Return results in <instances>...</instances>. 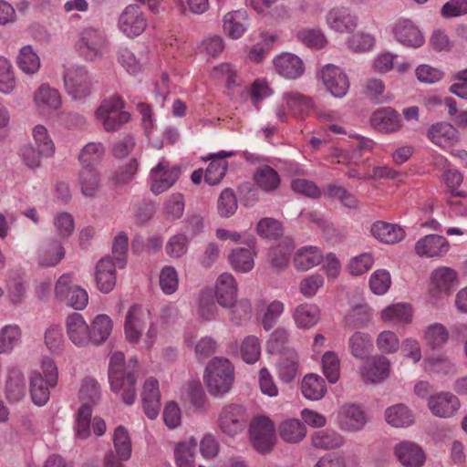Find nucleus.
<instances>
[{"label":"nucleus","instance_id":"obj_1","mask_svg":"<svg viewBox=\"0 0 467 467\" xmlns=\"http://www.w3.org/2000/svg\"><path fill=\"white\" fill-rule=\"evenodd\" d=\"M109 380L113 392L123 390L122 401L131 405L136 399L135 385L137 375L133 368L127 367L122 352H114L109 358Z\"/></svg>","mask_w":467,"mask_h":467},{"label":"nucleus","instance_id":"obj_2","mask_svg":"<svg viewBox=\"0 0 467 467\" xmlns=\"http://www.w3.org/2000/svg\"><path fill=\"white\" fill-rule=\"evenodd\" d=\"M234 367L227 358L215 357L207 365L204 380L209 392L221 396L228 392L234 383Z\"/></svg>","mask_w":467,"mask_h":467},{"label":"nucleus","instance_id":"obj_3","mask_svg":"<svg viewBox=\"0 0 467 467\" xmlns=\"http://www.w3.org/2000/svg\"><path fill=\"white\" fill-rule=\"evenodd\" d=\"M124 108L125 104L120 97L111 96L101 101L95 116L107 132H114L130 119V112Z\"/></svg>","mask_w":467,"mask_h":467},{"label":"nucleus","instance_id":"obj_4","mask_svg":"<svg viewBox=\"0 0 467 467\" xmlns=\"http://www.w3.org/2000/svg\"><path fill=\"white\" fill-rule=\"evenodd\" d=\"M108 47L105 33L95 27H85L76 42V50L86 61H96L103 57Z\"/></svg>","mask_w":467,"mask_h":467},{"label":"nucleus","instance_id":"obj_5","mask_svg":"<svg viewBox=\"0 0 467 467\" xmlns=\"http://www.w3.org/2000/svg\"><path fill=\"white\" fill-rule=\"evenodd\" d=\"M93 78L85 66H71L65 69L64 85L73 99H82L90 95Z\"/></svg>","mask_w":467,"mask_h":467},{"label":"nucleus","instance_id":"obj_6","mask_svg":"<svg viewBox=\"0 0 467 467\" xmlns=\"http://www.w3.org/2000/svg\"><path fill=\"white\" fill-rule=\"evenodd\" d=\"M250 440L255 451L260 453L269 452L275 443V429L273 421L260 416L253 420L250 424Z\"/></svg>","mask_w":467,"mask_h":467},{"label":"nucleus","instance_id":"obj_7","mask_svg":"<svg viewBox=\"0 0 467 467\" xmlns=\"http://www.w3.org/2000/svg\"><path fill=\"white\" fill-rule=\"evenodd\" d=\"M55 295L60 302L66 303L76 310H82L86 307L88 296L85 289L72 285L70 275H61L56 283Z\"/></svg>","mask_w":467,"mask_h":467},{"label":"nucleus","instance_id":"obj_8","mask_svg":"<svg viewBox=\"0 0 467 467\" xmlns=\"http://www.w3.org/2000/svg\"><path fill=\"white\" fill-rule=\"evenodd\" d=\"M248 416L245 409L237 404H229L223 408L218 422L223 433L229 437H234L241 433L246 427Z\"/></svg>","mask_w":467,"mask_h":467},{"label":"nucleus","instance_id":"obj_9","mask_svg":"<svg viewBox=\"0 0 467 467\" xmlns=\"http://www.w3.org/2000/svg\"><path fill=\"white\" fill-rule=\"evenodd\" d=\"M179 166H169V162L163 158L153 167L150 173V191L155 194H161L169 190L180 178Z\"/></svg>","mask_w":467,"mask_h":467},{"label":"nucleus","instance_id":"obj_10","mask_svg":"<svg viewBox=\"0 0 467 467\" xmlns=\"http://www.w3.org/2000/svg\"><path fill=\"white\" fill-rule=\"evenodd\" d=\"M320 78L327 90L335 98H343L349 88L348 76L339 67L333 64L322 67Z\"/></svg>","mask_w":467,"mask_h":467},{"label":"nucleus","instance_id":"obj_11","mask_svg":"<svg viewBox=\"0 0 467 467\" xmlns=\"http://www.w3.org/2000/svg\"><path fill=\"white\" fill-rule=\"evenodd\" d=\"M431 296L437 299L449 296L458 285L457 273L452 268L441 266L431 275Z\"/></svg>","mask_w":467,"mask_h":467},{"label":"nucleus","instance_id":"obj_12","mask_svg":"<svg viewBox=\"0 0 467 467\" xmlns=\"http://www.w3.org/2000/svg\"><path fill=\"white\" fill-rule=\"evenodd\" d=\"M119 29L129 37L140 36L147 27V19L139 5H130L119 19Z\"/></svg>","mask_w":467,"mask_h":467},{"label":"nucleus","instance_id":"obj_13","mask_svg":"<svg viewBox=\"0 0 467 467\" xmlns=\"http://www.w3.org/2000/svg\"><path fill=\"white\" fill-rule=\"evenodd\" d=\"M149 315L150 311L141 306L134 305L130 307L124 324L125 337L130 343L137 344L140 340Z\"/></svg>","mask_w":467,"mask_h":467},{"label":"nucleus","instance_id":"obj_14","mask_svg":"<svg viewBox=\"0 0 467 467\" xmlns=\"http://www.w3.org/2000/svg\"><path fill=\"white\" fill-rule=\"evenodd\" d=\"M415 253L420 257H442L449 249L448 240L439 234H427L415 244Z\"/></svg>","mask_w":467,"mask_h":467},{"label":"nucleus","instance_id":"obj_15","mask_svg":"<svg viewBox=\"0 0 467 467\" xmlns=\"http://www.w3.org/2000/svg\"><path fill=\"white\" fill-rule=\"evenodd\" d=\"M370 124L379 132L391 133L400 129L401 119L394 109L384 107L376 109L371 114Z\"/></svg>","mask_w":467,"mask_h":467},{"label":"nucleus","instance_id":"obj_16","mask_svg":"<svg viewBox=\"0 0 467 467\" xmlns=\"http://www.w3.org/2000/svg\"><path fill=\"white\" fill-rule=\"evenodd\" d=\"M66 331L70 341L78 347H85L90 343L89 326L81 314L72 313L66 318Z\"/></svg>","mask_w":467,"mask_h":467},{"label":"nucleus","instance_id":"obj_17","mask_svg":"<svg viewBox=\"0 0 467 467\" xmlns=\"http://www.w3.org/2000/svg\"><path fill=\"white\" fill-rule=\"evenodd\" d=\"M392 31L395 39L407 47L418 48L424 44L422 33L410 20H403L397 23Z\"/></svg>","mask_w":467,"mask_h":467},{"label":"nucleus","instance_id":"obj_18","mask_svg":"<svg viewBox=\"0 0 467 467\" xmlns=\"http://www.w3.org/2000/svg\"><path fill=\"white\" fill-rule=\"evenodd\" d=\"M116 266L113 259L109 255L102 257L96 265V283L99 291L109 293L116 285Z\"/></svg>","mask_w":467,"mask_h":467},{"label":"nucleus","instance_id":"obj_19","mask_svg":"<svg viewBox=\"0 0 467 467\" xmlns=\"http://www.w3.org/2000/svg\"><path fill=\"white\" fill-rule=\"evenodd\" d=\"M390 363L384 356H375L368 360L361 368V376L366 383H379L389 374Z\"/></svg>","mask_w":467,"mask_h":467},{"label":"nucleus","instance_id":"obj_20","mask_svg":"<svg viewBox=\"0 0 467 467\" xmlns=\"http://www.w3.org/2000/svg\"><path fill=\"white\" fill-rule=\"evenodd\" d=\"M275 71L287 79H296L305 71L302 59L291 53H283L274 59Z\"/></svg>","mask_w":467,"mask_h":467},{"label":"nucleus","instance_id":"obj_21","mask_svg":"<svg viewBox=\"0 0 467 467\" xmlns=\"http://www.w3.org/2000/svg\"><path fill=\"white\" fill-rule=\"evenodd\" d=\"M431 411L438 417H451L460 407V401L456 396L449 392H441L431 395L428 401Z\"/></svg>","mask_w":467,"mask_h":467},{"label":"nucleus","instance_id":"obj_22","mask_svg":"<svg viewBox=\"0 0 467 467\" xmlns=\"http://www.w3.org/2000/svg\"><path fill=\"white\" fill-rule=\"evenodd\" d=\"M394 453L405 467H421L425 462L422 449L414 442L401 441L394 448Z\"/></svg>","mask_w":467,"mask_h":467},{"label":"nucleus","instance_id":"obj_23","mask_svg":"<svg viewBox=\"0 0 467 467\" xmlns=\"http://www.w3.org/2000/svg\"><path fill=\"white\" fill-rule=\"evenodd\" d=\"M216 301L222 307H228L236 299L237 284L234 277L229 273L219 275L214 292Z\"/></svg>","mask_w":467,"mask_h":467},{"label":"nucleus","instance_id":"obj_24","mask_svg":"<svg viewBox=\"0 0 467 467\" xmlns=\"http://www.w3.org/2000/svg\"><path fill=\"white\" fill-rule=\"evenodd\" d=\"M141 397L145 414L151 420L156 419L161 409L159 382L157 379L150 378L145 381Z\"/></svg>","mask_w":467,"mask_h":467},{"label":"nucleus","instance_id":"obj_25","mask_svg":"<svg viewBox=\"0 0 467 467\" xmlns=\"http://www.w3.org/2000/svg\"><path fill=\"white\" fill-rule=\"evenodd\" d=\"M234 155V151L225 150H221L215 154H211L208 158L211 160V162L206 169L204 181L210 185L218 184L224 177L226 169L228 167V163L224 159Z\"/></svg>","mask_w":467,"mask_h":467},{"label":"nucleus","instance_id":"obj_26","mask_svg":"<svg viewBox=\"0 0 467 467\" xmlns=\"http://www.w3.org/2000/svg\"><path fill=\"white\" fill-rule=\"evenodd\" d=\"M428 138L441 148H450L459 141L457 130L447 122L432 125L428 131Z\"/></svg>","mask_w":467,"mask_h":467},{"label":"nucleus","instance_id":"obj_27","mask_svg":"<svg viewBox=\"0 0 467 467\" xmlns=\"http://www.w3.org/2000/svg\"><path fill=\"white\" fill-rule=\"evenodd\" d=\"M327 21L332 29L340 33L351 32L357 26V17L346 7L331 9L327 16Z\"/></svg>","mask_w":467,"mask_h":467},{"label":"nucleus","instance_id":"obj_28","mask_svg":"<svg viewBox=\"0 0 467 467\" xmlns=\"http://www.w3.org/2000/svg\"><path fill=\"white\" fill-rule=\"evenodd\" d=\"M339 423L343 430L359 431L366 423L364 411L358 405H345L339 410Z\"/></svg>","mask_w":467,"mask_h":467},{"label":"nucleus","instance_id":"obj_29","mask_svg":"<svg viewBox=\"0 0 467 467\" xmlns=\"http://www.w3.org/2000/svg\"><path fill=\"white\" fill-rule=\"evenodd\" d=\"M370 232L375 238L389 244L399 243L405 237V232L400 225L383 221L375 222Z\"/></svg>","mask_w":467,"mask_h":467},{"label":"nucleus","instance_id":"obj_30","mask_svg":"<svg viewBox=\"0 0 467 467\" xmlns=\"http://www.w3.org/2000/svg\"><path fill=\"white\" fill-rule=\"evenodd\" d=\"M277 374L283 382L293 381L298 372V356L294 349H286L279 358L276 365Z\"/></svg>","mask_w":467,"mask_h":467},{"label":"nucleus","instance_id":"obj_31","mask_svg":"<svg viewBox=\"0 0 467 467\" xmlns=\"http://www.w3.org/2000/svg\"><path fill=\"white\" fill-rule=\"evenodd\" d=\"M290 113L296 118H305L314 107L312 98L296 91L284 94Z\"/></svg>","mask_w":467,"mask_h":467},{"label":"nucleus","instance_id":"obj_32","mask_svg":"<svg viewBox=\"0 0 467 467\" xmlns=\"http://www.w3.org/2000/svg\"><path fill=\"white\" fill-rule=\"evenodd\" d=\"M278 434L286 443L296 444L303 441L306 435L305 424L297 419L282 421L278 426Z\"/></svg>","mask_w":467,"mask_h":467},{"label":"nucleus","instance_id":"obj_33","mask_svg":"<svg viewBox=\"0 0 467 467\" xmlns=\"http://www.w3.org/2000/svg\"><path fill=\"white\" fill-rule=\"evenodd\" d=\"M246 11L241 9L227 13L223 17V31L232 38H239L247 27Z\"/></svg>","mask_w":467,"mask_h":467},{"label":"nucleus","instance_id":"obj_34","mask_svg":"<svg viewBox=\"0 0 467 467\" xmlns=\"http://www.w3.org/2000/svg\"><path fill=\"white\" fill-rule=\"evenodd\" d=\"M35 102L37 108L47 113L57 109L61 105L60 96L57 89L47 85H41L35 94Z\"/></svg>","mask_w":467,"mask_h":467},{"label":"nucleus","instance_id":"obj_35","mask_svg":"<svg viewBox=\"0 0 467 467\" xmlns=\"http://www.w3.org/2000/svg\"><path fill=\"white\" fill-rule=\"evenodd\" d=\"M303 396L310 400H319L327 393V385L324 379L317 374H307L301 383Z\"/></svg>","mask_w":467,"mask_h":467},{"label":"nucleus","instance_id":"obj_36","mask_svg":"<svg viewBox=\"0 0 467 467\" xmlns=\"http://www.w3.org/2000/svg\"><path fill=\"white\" fill-rule=\"evenodd\" d=\"M25 379L17 368H10L5 383V397L10 402H17L25 396Z\"/></svg>","mask_w":467,"mask_h":467},{"label":"nucleus","instance_id":"obj_37","mask_svg":"<svg viewBox=\"0 0 467 467\" xmlns=\"http://www.w3.org/2000/svg\"><path fill=\"white\" fill-rule=\"evenodd\" d=\"M254 180L259 188L267 192L275 191L280 184L278 172L269 165L258 167L254 173Z\"/></svg>","mask_w":467,"mask_h":467},{"label":"nucleus","instance_id":"obj_38","mask_svg":"<svg viewBox=\"0 0 467 467\" xmlns=\"http://www.w3.org/2000/svg\"><path fill=\"white\" fill-rule=\"evenodd\" d=\"M78 182L85 196H93L100 185V175L96 167H81L78 171Z\"/></svg>","mask_w":467,"mask_h":467},{"label":"nucleus","instance_id":"obj_39","mask_svg":"<svg viewBox=\"0 0 467 467\" xmlns=\"http://www.w3.org/2000/svg\"><path fill=\"white\" fill-rule=\"evenodd\" d=\"M323 259L321 252L315 246H306L299 249L294 258L295 267L299 271H306L317 265Z\"/></svg>","mask_w":467,"mask_h":467},{"label":"nucleus","instance_id":"obj_40","mask_svg":"<svg viewBox=\"0 0 467 467\" xmlns=\"http://www.w3.org/2000/svg\"><path fill=\"white\" fill-rule=\"evenodd\" d=\"M111 330L110 317L107 315H98L89 327L90 343L96 346L101 345L109 338Z\"/></svg>","mask_w":467,"mask_h":467},{"label":"nucleus","instance_id":"obj_41","mask_svg":"<svg viewBox=\"0 0 467 467\" xmlns=\"http://www.w3.org/2000/svg\"><path fill=\"white\" fill-rule=\"evenodd\" d=\"M38 372H33L30 378V395L32 401L37 406L45 405L50 396L49 388H53Z\"/></svg>","mask_w":467,"mask_h":467},{"label":"nucleus","instance_id":"obj_42","mask_svg":"<svg viewBox=\"0 0 467 467\" xmlns=\"http://www.w3.org/2000/svg\"><path fill=\"white\" fill-rule=\"evenodd\" d=\"M319 309L315 305L304 304L296 306L293 317L300 328H310L319 320Z\"/></svg>","mask_w":467,"mask_h":467},{"label":"nucleus","instance_id":"obj_43","mask_svg":"<svg viewBox=\"0 0 467 467\" xmlns=\"http://www.w3.org/2000/svg\"><path fill=\"white\" fill-rule=\"evenodd\" d=\"M348 346L353 357L359 359L367 358L373 347L370 336L359 331L350 337Z\"/></svg>","mask_w":467,"mask_h":467},{"label":"nucleus","instance_id":"obj_44","mask_svg":"<svg viewBox=\"0 0 467 467\" xmlns=\"http://www.w3.org/2000/svg\"><path fill=\"white\" fill-rule=\"evenodd\" d=\"M314 447L324 450H331L340 447L343 442V437L331 430H321L316 431L312 437Z\"/></svg>","mask_w":467,"mask_h":467},{"label":"nucleus","instance_id":"obj_45","mask_svg":"<svg viewBox=\"0 0 467 467\" xmlns=\"http://www.w3.org/2000/svg\"><path fill=\"white\" fill-rule=\"evenodd\" d=\"M197 441L192 437L188 441L179 442L175 447L174 454L178 467H195L194 450Z\"/></svg>","mask_w":467,"mask_h":467},{"label":"nucleus","instance_id":"obj_46","mask_svg":"<svg viewBox=\"0 0 467 467\" xmlns=\"http://www.w3.org/2000/svg\"><path fill=\"white\" fill-rule=\"evenodd\" d=\"M386 420L394 427H406L413 423V416L404 404H397L385 411Z\"/></svg>","mask_w":467,"mask_h":467},{"label":"nucleus","instance_id":"obj_47","mask_svg":"<svg viewBox=\"0 0 467 467\" xmlns=\"http://www.w3.org/2000/svg\"><path fill=\"white\" fill-rule=\"evenodd\" d=\"M105 153V147L101 142H89L86 144L78 155L81 167H96Z\"/></svg>","mask_w":467,"mask_h":467},{"label":"nucleus","instance_id":"obj_48","mask_svg":"<svg viewBox=\"0 0 467 467\" xmlns=\"http://www.w3.org/2000/svg\"><path fill=\"white\" fill-rule=\"evenodd\" d=\"M371 319L370 308L367 304L356 305L345 317V325L349 328L363 327Z\"/></svg>","mask_w":467,"mask_h":467},{"label":"nucleus","instance_id":"obj_49","mask_svg":"<svg viewBox=\"0 0 467 467\" xmlns=\"http://www.w3.org/2000/svg\"><path fill=\"white\" fill-rule=\"evenodd\" d=\"M229 261L236 271L246 273L254 267V255L250 248H236L229 255Z\"/></svg>","mask_w":467,"mask_h":467},{"label":"nucleus","instance_id":"obj_50","mask_svg":"<svg viewBox=\"0 0 467 467\" xmlns=\"http://www.w3.org/2000/svg\"><path fill=\"white\" fill-rule=\"evenodd\" d=\"M114 452L121 460H129L131 456V441L128 431L123 426L115 429L113 435Z\"/></svg>","mask_w":467,"mask_h":467},{"label":"nucleus","instance_id":"obj_51","mask_svg":"<svg viewBox=\"0 0 467 467\" xmlns=\"http://www.w3.org/2000/svg\"><path fill=\"white\" fill-rule=\"evenodd\" d=\"M381 318L383 321L409 323L411 320V310L406 304H393L382 310Z\"/></svg>","mask_w":467,"mask_h":467},{"label":"nucleus","instance_id":"obj_52","mask_svg":"<svg viewBox=\"0 0 467 467\" xmlns=\"http://www.w3.org/2000/svg\"><path fill=\"white\" fill-rule=\"evenodd\" d=\"M443 178L450 192L447 200L448 203L451 205L458 204L459 202L454 201L453 198L465 197L467 195L465 192L457 189L463 180L462 173L457 170H448L443 173Z\"/></svg>","mask_w":467,"mask_h":467},{"label":"nucleus","instance_id":"obj_53","mask_svg":"<svg viewBox=\"0 0 467 467\" xmlns=\"http://www.w3.org/2000/svg\"><path fill=\"white\" fill-rule=\"evenodd\" d=\"M17 64L25 73L34 74L39 69L40 60L32 47L26 46L20 49Z\"/></svg>","mask_w":467,"mask_h":467},{"label":"nucleus","instance_id":"obj_54","mask_svg":"<svg viewBox=\"0 0 467 467\" xmlns=\"http://www.w3.org/2000/svg\"><path fill=\"white\" fill-rule=\"evenodd\" d=\"M449 333L441 324H433L427 327L424 339L431 349L442 347L448 340Z\"/></svg>","mask_w":467,"mask_h":467},{"label":"nucleus","instance_id":"obj_55","mask_svg":"<svg viewBox=\"0 0 467 467\" xmlns=\"http://www.w3.org/2000/svg\"><path fill=\"white\" fill-rule=\"evenodd\" d=\"M227 308L230 310L231 322L236 326L249 320L252 315V305L247 299H235Z\"/></svg>","mask_w":467,"mask_h":467},{"label":"nucleus","instance_id":"obj_56","mask_svg":"<svg viewBox=\"0 0 467 467\" xmlns=\"http://www.w3.org/2000/svg\"><path fill=\"white\" fill-rule=\"evenodd\" d=\"M32 133L36 149L40 150V153L44 154L45 157L52 156L55 152V145L47 128L43 125H36Z\"/></svg>","mask_w":467,"mask_h":467},{"label":"nucleus","instance_id":"obj_57","mask_svg":"<svg viewBox=\"0 0 467 467\" xmlns=\"http://www.w3.org/2000/svg\"><path fill=\"white\" fill-rule=\"evenodd\" d=\"M92 409L90 405L84 403L78 409L76 418V436L79 439H86L90 435V420Z\"/></svg>","mask_w":467,"mask_h":467},{"label":"nucleus","instance_id":"obj_58","mask_svg":"<svg viewBox=\"0 0 467 467\" xmlns=\"http://www.w3.org/2000/svg\"><path fill=\"white\" fill-rule=\"evenodd\" d=\"M101 392L99 383L94 379H85L79 390V399L83 402L82 404L87 403L92 408L93 405L99 402Z\"/></svg>","mask_w":467,"mask_h":467},{"label":"nucleus","instance_id":"obj_59","mask_svg":"<svg viewBox=\"0 0 467 467\" xmlns=\"http://www.w3.org/2000/svg\"><path fill=\"white\" fill-rule=\"evenodd\" d=\"M326 194L329 198L338 200L341 204L347 208L358 209L359 207V202L357 198L342 186L328 185L326 190Z\"/></svg>","mask_w":467,"mask_h":467},{"label":"nucleus","instance_id":"obj_60","mask_svg":"<svg viewBox=\"0 0 467 467\" xmlns=\"http://www.w3.org/2000/svg\"><path fill=\"white\" fill-rule=\"evenodd\" d=\"M256 231L265 239H277L283 234V226L276 219L265 217L258 222Z\"/></svg>","mask_w":467,"mask_h":467},{"label":"nucleus","instance_id":"obj_61","mask_svg":"<svg viewBox=\"0 0 467 467\" xmlns=\"http://www.w3.org/2000/svg\"><path fill=\"white\" fill-rule=\"evenodd\" d=\"M20 329L16 325H7L0 332V354L10 352L19 342Z\"/></svg>","mask_w":467,"mask_h":467},{"label":"nucleus","instance_id":"obj_62","mask_svg":"<svg viewBox=\"0 0 467 467\" xmlns=\"http://www.w3.org/2000/svg\"><path fill=\"white\" fill-rule=\"evenodd\" d=\"M16 87V78L11 63L0 57V92L11 93Z\"/></svg>","mask_w":467,"mask_h":467},{"label":"nucleus","instance_id":"obj_63","mask_svg":"<svg viewBox=\"0 0 467 467\" xmlns=\"http://www.w3.org/2000/svg\"><path fill=\"white\" fill-rule=\"evenodd\" d=\"M241 355L246 363H255L261 355L259 339L254 336L246 337L241 345Z\"/></svg>","mask_w":467,"mask_h":467},{"label":"nucleus","instance_id":"obj_64","mask_svg":"<svg viewBox=\"0 0 467 467\" xmlns=\"http://www.w3.org/2000/svg\"><path fill=\"white\" fill-rule=\"evenodd\" d=\"M237 210V200L234 191L230 188L224 189L218 198V213L222 217H230Z\"/></svg>","mask_w":467,"mask_h":467}]
</instances>
